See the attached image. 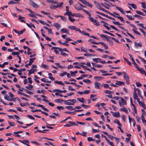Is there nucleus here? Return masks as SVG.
I'll list each match as a JSON object with an SVG mask.
<instances>
[{
  "mask_svg": "<svg viewBox=\"0 0 146 146\" xmlns=\"http://www.w3.org/2000/svg\"><path fill=\"white\" fill-rule=\"evenodd\" d=\"M79 32L80 33L82 34H83L87 36H90V34L89 33L86 32L84 31H81L80 30V31Z\"/></svg>",
  "mask_w": 146,
  "mask_h": 146,
  "instance_id": "obj_18",
  "label": "nucleus"
},
{
  "mask_svg": "<svg viewBox=\"0 0 146 146\" xmlns=\"http://www.w3.org/2000/svg\"><path fill=\"white\" fill-rule=\"evenodd\" d=\"M68 19L71 22H73L75 21V19L70 16H69V17H68Z\"/></svg>",
  "mask_w": 146,
  "mask_h": 146,
  "instance_id": "obj_45",
  "label": "nucleus"
},
{
  "mask_svg": "<svg viewBox=\"0 0 146 146\" xmlns=\"http://www.w3.org/2000/svg\"><path fill=\"white\" fill-rule=\"evenodd\" d=\"M77 100L78 101H80V102L82 103H84V99L83 98H77Z\"/></svg>",
  "mask_w": 146,
  "mask_h": 146,
  "instance_id": "obj_42",
  "label": "nucleus"
},
{
  "mask_svg": "<svg viewBox=\"0 0 146 146\" xmlns=\"http://www.w3.org/2000/svg\"><path fill=\"white\" fill-rule=\"evenodd\" d=\"M107 142L109 143V144L111 146H113L114 145L113 143L110 141V140H109L108 139H107Z\"/></svg>",
  "mask_w": 146,
  "mask_h": 146,
  "instance_id": "obj_63",
  "label": "nucleus"
},
{
  "mask_svg": "<svg viewBox=\"0 0 146 146\" xmlns=\"http://www.w3.org/2000/svg\"><path fill=\"white\" fill-rule=\"evenodd\" d=\"M113 23L115 25H118V26L121 25V24L119 23L118 22L116 21H113Z\"/></svg>",
  "mask_w": 146,
  "mask_h": 146,
  "instance_id": "obj_47",
  "label": "nucleus"
},
{
  "mask_svg": "<svg viewBox=\"0 0 146 146\" xmlns=\"http://www.w3.org/2000/svg\"><path fill=\"white\" fill-rule=\"evenodd\" d=\"M83 82L85 83H87L88 84H90L91 83V82L88 79H85L83 80Z\"/></svg>",
  "mask_w": 146,
  "mask_h": 146,
  "instance_id": "obj_48",
  "label": "nucleus"
},
{
  "mask_svg": "<svg viewBox=\"0 0 146 146\" xmlns=\"http://www.w3.org/2000/svg\"><path fill=\"white\" fill-rule=\"evenodd\" d=\"M111 112L112 113L113 116L115 117H118L120 116V115L119 112H114L111 111Z\"/></svg>",
  "mask_w": 146,
  "mask_h": 146,
  "instance_id": "obj_13",
  "label": "nucleus"
},
{
  "mask_svg": "<svg viewBox=\"0 0 146 146\" xmlns=\"http://www.w3.org/2000/svg\"><path fill=\"white\" fill-rule=\"evenodd\" d=\"M80 4V3H78V4H76L74 5L75 9L78 11H80L82 9V8L81 7Z\"/></svg>",
  "mask_w": 146,
  "mask_h": 146,
  "instance_id": "obj_6",
  "label": "nucleus"
},
{
  "mask_svg": "<svg viewBox=\"0 0 146 146\" xmlns=\"http://www.w3.org/2000/svg\"><path fill=\"white\" fill-rule=\"evenodd\" d=\"M49 78L51 80H54V79L52 77V75L51 73L48 74Z\"/></svg>",
  "mask_w": 146,
  "mask_h": 146,
  "instance_id": "obj_46",
  "label": "nucleus"
},
{
  "mask_svg": "<svg viewBox=\"0 0 146 146\" xmlns=\"http://www.w3.org/2000/svg\"><path fill=\"white\" fill-rule=\"evenodd\" d=\"M115 7L116 8L118 11H119L122 14H125L124 11L121 8L117 6H116Z\"/></svg>",
  "mask_w": 146,
  "mask_h": 146,
  "instance_id": "obj_16",
  "label": "nucleus"
},
{
  "mask_svg": "<svg viewBox=\"0 0 146 146\" xmlns=\"http://www.w3.org/2000/svg\"><path fill=\"white\" fill-rule=\"evenodd\" d=\"M126 16L128 18L129 20H132L134 19V18L131 16H129L128 15H126Z\"/></svg>",
  "mask_w": 146,
  "mask_h": 146,
  "instance_id": "obj_52",
  "label": "nucleus"
},
{
  "mask_svg": "<svg viewBox=\"0 0 146 146\" xmlns=\"http://www.w3.org/2000/svg\"><path fill=\"white\" fill-rule=\"evenodd\" d=\"M133 97L135 100H136L138 98V96L137 94L136 90H134V93L133 94Z\"/></svg>",
  "mask_w": 146,
  "mask_h": 146,
  "instance_id": "obj_24",
  "label": "nucleus"
},
{
  "mask_svg": "<svg viewBox=\"0 0 146 146\" xmlns=\"http://www.w3.org/2000/svg\"><path fill=\"white\" fill-rule=\"evenodd\" d=\"M139 104L140 106H141L142 107L144 108V109H145V105L143 102H139Z\"/></svg>",
  "mask_w": 146,
  "mask_h": 146,
  "instance_id": "obj_41",
  "label": "nucleus"
},
{
  "mask_svg": "<svg viewBox=\"0 0 146 146\" xmlns=\"http://www.w3.org/2000/svg\"><path fill=\"white\" fill-rule=\"evenodd\" d=\"M19 53L18 52H12V54L13 55H19Z\"/></svg>",
  "mask_w": 146,
  "mask_h": 146,
  "instance_id": "obj_60",
  "label": "nucleus"
},
{
  "mask_svg": "<svg viewBox=\"0 0 146 146\" xmlns=\"http://www.w3.org/2000/svg\"><path fill=\"white\" fill-rule=\"evenodd\" d=\"M41 80L44 82H48V83H50L51 82V81H48L46 80V79H45V78H42Z\"/></svg>",
  "mask_w": 146,
  "mask_h": 146,
  "instance_id": "obj_54",
  "label": "nucleus"
},
{
  "mask_svg": "<svg viewBox=\"0 0 146 146\" xmlns=\"http://www.w3.org/2000/svg\"><path fill=\"white\" fill-rule=\"evenodd\" d=\"M134 46L136 48H138L139 47H141L142 46V43L141 42H139L137 43V42H134Z\"/></svg>",
  "mask_w": 146,
  "mask_h": 146,
  "instance_id": "obj_11",
  "label": "nucleus"
},
{
  "mask_svg": "<svg viewBox=\"0 0 146 146\" xmlns=\"http://www.w3.org/2000/svg\"><path fill=\"white\" fill-rule=\"evenodd\" d=\"M65 108H66L69 109L70 110H74L75 109L73 108L72 106H66Z\"/></svg>",
  "mask_w": 146,
  "mask_h": 146,
  "instance_id": "obj_35",
  "label": "nucleus"
},
{
  "mask_svg": "<svg viewBox=\"0 0 146 146\" xmlns=\"http://www.w3.org/2000/svg\"><path fill=\"white\" fill-rule=\"evenodd\" d=\"M102 132L103 133L105 134L108 136V137L110 139H111L112 140H113V138H114L116 139V141H118L119 140V139L118 138L115 137H113L110 134H109L108 133L106 132L103 131Z\"/></svg>",
  "mask_w": 146,
  "mask_h": 146,
  "instance_id": "obj_4",
  "label": "nucleus"
},
{
  "mask_svg": "<svg viewBox=\"0 0 146 146\" xmlns=\"http://www.w3.org/2000/svg\"><path fill=\"white\" fill-rule=\"evenodd\" d=\"M28 71L29 72V74L30 75L32 74H33L35 72H36V69H31L30 70H28Z\"/></svg>",
  "mask_w": 146,
  "mask_h": 146,
  "instance_id": "obj_23",
  "label": "nucleus"
},
{
  "mask_svg": "<svg viewBox=\"0 0 146 146\" xmlns=\"http://www.w3.org/2000/svg\"><path fill=\"white\" fill-rule=\"evenodd\" d=\"M120 107H122L124 105L127 104L126 101L122 97L120 98V99L118 102Z\"/></svg>",
  "mask_w": 146,
  "mask_h": 146,
  "instance_id": "obj_1",
  "label": "nucleus"
},
{
  "mask_svg": "<svg viewBox=\"0 0 146 146\" xmlns=\"http://www.w3.org/2000/svg\"><path fill=\"white\" fill-rule=\"evenodd\" d=\"M81 1V2L84 4L87 5V6L90 7L92 8L93 7L92 5L88 2L86 1L85 0H79Z\"/></svg>",
  "mask_w": 146,
  "mask_h": 146,
  "instance_id": "obj_5",
  "label": "nucleus"
},
{
  "mask_svg": "<svg viewBox=\"0 0 146 146\" xmlns=\"http://www.w3.org/2000/svg\"><path fill=\"white\" fill-rule=\"evenodd\" d=\"M103 78L100 76H95L94 77V79L98 81L99 80H100L101 78Z\"/></svg>",
  "mask_w": 146,
  "mask_h": 146,
  "instance_id": "obj_59",
  "label": "nucleus"
},
{
  "mask_svg": "<svg viewBox=\"0 0 146 146\" xmlns=\"http://www.w3.org/2000/svg\"><path fill=\"white\" fill-rule=\"evenodd\" d=\"M29 3L30 5L33 7H34L35 8H38V5L35 3H34L33 1L30 0Z\"/></svg>",
  "mask_w": 146,
  "mask_h": 146,
  "instance_id": "obj_7",
  "label": "nucleus"
},
{
  "mask_svg": "<svg viewBox=\"0 0 146 146\" xmlns=\"http://www.w3.org/2000/svg\"><path fill=\"white\" fill-rule=\"evenodd\" d=\"M60 32L62 33H66L69 34V32L68 30L65 29H62L60 30Z\"/></svg>",
  "mask_w": 146,
  "mask_h": 146,
  "instance_id": "obj_15",
  "label": "nucleus"
},
{
  "mask_svg": "<svg viewBox=\"0 0 146 146\" xmlns=\"http://www.w3.org/2000/svg\"><path fill=\"white\" fill-rule=\"evenodd\" d=\"M53 26L55 27L57 29H59L60 27V25L58 23H54L53 24Z\"/></svg>",
  "mask_w": 146,
  "mask_h": 146,
  "instance_id": "obj_17",
  "label": "nucleus"
},
{
  "mask_svg": "<svg viewBox=\"0 0 146 146\" xmlns=\"http://www.w3.org/2000/svg\"><path fill=\"white\" fill-rule=\"evenodd\" d=\"M54 83L56 84H57L62 86H64V84L62 83L61 81H56L54 82Z\"/></svg>",
  "mask_w": 146,
  "mask_h": 146,
  "instance_id": "obj_34",
  "label": "nucleus"
},
{
  "mask_svg": "<svg viewBox=\"0 0 146 146\" xmlns=\"http://www.w3.org/2000/svg\"><path fill=\"white\" fill-rule=\"evenodd\" d=\"M35 59V58H33L29 59L30 61L29 63H28L29 66H30L32 64V63L33 62V61Z\"/></svg>",
  "mask_w": 146,
  "mask_h": 146,
  "instance_id": "obj_30",
  "label": "nucleus"
},
{
  "mask_svg": "<svg viewBox=\"0 0 146 146\" xmlns=\"http://www.w3.org/2000/svg\"><path fill=\"white\" fill-rule=\"evenodd\" d=\"M94 84L95 87L96 89H99L100 87L102 86L101 84L97 82H96Z\"/></svg>",
  "mask_w": 146,
  "mask_h": 146,
  "instance_id": "obj_10",
  "label": "nucleus"
},
{
  "mask_svg": "<svg viewBox=\"0 0 146 146\" xmlns=\"http://www.w3.org/2000/svg\"><path fill=\"white\" fill-rule=\"evenodd\" d=\"M122 107V108L119 109V110L120 111H124L125 113H128V110L127 109L123 106Z\"/></svg>",
  "mask_w": 146,
  "mask_h": 146,
  "instance_id": "obj_12",
  "label": "nucleus"
},
{
  "mask_svg": "<svg viewBox=\"0 0 146 146\" xmlns=\"http://www.w3.org/2000/svg\"><path fill=\"white\" fill-rule=\"evenodd\" d=\"M104 93L108 94H111V91H110L108 90H105L104 91Z\"/></svg>",
  "mask_w": 146,
  "mask_h": 146,
  "instance_id": "obj_61",
  "label": "nucleus"
},
{
  "mask_svg": "<svg viewBox=\"0 0 146 146\" xmlns=\"http://www.w3.org/2000/svg\"><path fill=\"white\" fill-rule=\"evenodd\" d=\"M40 12L41 13L45 15H49L50 14V13L46 12H45L44 11H41Z\"/></svg>",
  "mask_w": 146,
  "mask_h": 146,
  "instance_id": "obj_50",
  "label": "nucleus"
},
{
  "mask_svg": "<svg viewBox=\"0 0 146 146\" xmlns=\"http://www.w3.org/2000/svg\"><path fill=\"white\" fill-rule=\"evenodd\" d=\"M136 13L137 14L139 15H145V14L142 12H140L138 10H136L135 11Z\"/></svg>",
  "mask_w": 146,
  "mask_h": 146,
  "instance_id": "obj_39",
  "label": "nucleus"
},
{
  "mask_svg": "<svg viewBox=\"0 0 146 146\" xmlns=\"http://www.w3.org/2000/svg\"><path fill=\"white\" fill-rule=\"evenodd\" d=\"M92 59L93 61L97 63L99 62V61L101 60V59L100 58H93Z\"/></svg>",
  "mask_w": 146,
  "mask_h": 146,
  "instance_id": "obj_27",
  "label": "nucleus"
},
{
  "mask_svg": "<svg viewBox=\"0 0 146 146\" xmlns=\"http://www.w3.org/2000/svg\"><path fill=\"white\" fill-rule=\"evenodd\" d=\"M109 14H110L111 16H112L114 17H117V16L116 15H117V16L119 15L118 14L115 12H113V13H112L110 12H109Z\"/></svg>",
  "mask_w": 146,
  "mask_h": 146,
  "instance_id": "obj_21",
  "label": "nucleus"
},
{
  "mask_svg": "<svg viewBox=\"0 0 146 146\" xmlns=\"http://www.w3.org/2000/svg\"><path fill=\"white\" fill-rule=\"evenodd\" d=\"M46 1L47 2L51 3L52 4H56L57 3V2L55 1H53L51 0H46Z\"/></svg>",
  "mask_w": 146,
  "mask_h": 146,
  "instance_id": "obj_32",
  "label": "nucleus"
},
{
  "mask_svg": "<svg viewBox=\"0 0 146 146\" xmlns=\"http://www.w3.org/2000/svg\"><path fill=\"white\" fill-rule=\"evenodd\" d=\"M100 36L102 37H104L105 38L107 39H109L110 38V36H108L107 35H100Z\"/></svg>",
  "mask_w": 146,
  "mask_h": 146,
  "instance_id": "obj_37",
  "label": "nucleus"
},
{
  "mask_svg": "<svg viewBox=\"0 0 146 146\" xmlns=\"http://www.w3.org/2000/svg\"><path fill=\"white\" fill-rule=\"evenodd\" d=\"M114 122L115 123H117L118 126L120 127L121 126V124L120 123L119 121L117 119H115L114 121Z\"/></svg>",
  "mask_w": 146,
  "mask_h": 146,
  "instance_id": "obj_29",
  "label": "nucleus"
},
{
  "mask_svg": "<svg viewBox=\"0 0 146 146\" xmlns=\"http://www.w3.org/2000/svg\"><path fill=\"white\" fill-rule=\"evenodd\" d=\"M68 28L69 29L73 30L76 31H79L80 29L79 28H77L76 27L74 26H70L68 27Z\"/></svg>",
  "mask_w": 146,
  "mask_h": 146,
  "instance_id": "obj_9",
  "label": "nucleus"
},
{
  "mask_svg": "<svg viewBox=\"0 0 146 146\" xmlns=\"http://www.w3.org/2000/svg\"><path fill=\"white\" fill-rule=\"evenodd\" d=\"M64 104L66 105H73L74 104L70 102H72L73 103H75L76 102V100L74 99H70L67 101L64 100Z\"/></svg>",
  "mask_w": 146,
  "mask_h": 146,
  "instance_id": "obj_2",
  "label": "nucleus"
},
{
  "mask_svg": "<svg viewBox=\"0 0 146 146\" xmlns=\"http://www.w3.org/2000/svg\"><path fill=\"white\" fill-rule=\"evenodd\" d=\"M37 106L38 107H41L43 110H44L46 111H48V110L46 108H44V107L42 105L38 104L37 105Z\"/></svg>",
  "mask_w": 146,
  "mask_h": 146,
  "instance_id": "obj_22",
  "label": "nucleus"
},
{
  "mask_svg": "<svg viewBox=\"0 0 146 146\" xmlns=\"http://www.w3.org/2000/svg\"><path fill=\"white\" fill-rule=\"evenodd\" d=\"M26 24H27V26L31 28L32 27H33L34 28H35V26L32 23H30V24H29L28 23H27Z\"/></svg>",
  "mask_w": 146,
  "mask_h": 146,
  "instance_id": "obj_28",
  "label": "nucleus"
},
{
  "mask_svg": "<svg viewBox=\"0 0 146 146\" xmlns=\"http://www.w3.org/2000/svg\"><path fill=\"white\" fill-rule=\"evenodd\" d=\"M89 19L92 22H94V21H96V19L90 17H88Z\"/></svg>",
  "mask_w": 146,
  "mask_h": 146,
  "instance_id": "obj_57",
  "label": "nucleus"
},
{
  "mask_svg": "<svg viewBox=\"0 0 146 146\" xmlns=\"http://www.w3.org/2000/svg\"><path fill=\"white\" fill-rule=\"evenodd\" d=\"M137 25L138 26L141 27L144 29H145V28H146V27H144L142 23H139L137 24Z\"/></svg>",
  "mask_w": 146,
  "mask_h": 146,
  "instance_id": "obj_43",
  "label": "nucleus"
},
{
  "mask_svg": "<svg viewBox=\"0 0 146 146\" xmlns=\"http://www.w3.org/2000/svg\"><path fill=\"white\" fill-rule=\"evenodd\" d=\"M139 30L141 32H142L143 33L144 36L145 37H146V32L145 31H144L141 28H140Z\"/></svg>",
  "mask_w": 146,
  "mask_h": 146,
  "instance_id": "obj_51",
  "label": "nucleus"
},
{
  "mask_svg": "<svg viewBox=\"0 0 146 146\" xmlns=\"http://www.w3.org/2000/svg\"><path fill=\"white\" fill-rule=\"evenodd\" d=\"M98 9L102 11H104L105 12H107V13H109V12H110L109 11L106 10L105 9H104L101 6H100L99 7H98Z\"/></svg>",
  "mask_w": 146,
  "mask_h": 146,
  "instance_id": "obj_26",
  "label": "nucleus"
},
{
  "mask_svg": "<svg viewBox=\"0 0 146 146\" xmlns=\"http://www.w3.org/2000/svg\"><path fill=\"white\" fill-rule=\"evenodd\" d=\"M60 17L63 21H66V19L65 17L63 16H60Z\"/></svg>",
  "mask_w": 146,
  "mask_h": 146,
  "instance_id": "obj_62",
  "label": "nucleus"
},
{
  "mask_svg": "<svg viewBox=\"0 0 146 146\" xmlns=\"http://www.w3.org/2000/svg\"><path fill=\"white\" fill-rule=\"evenodd\" d=\"M142 7L144 9H146V5L145 3L143 2H141Z\"/></svg>",
  "mask_w": 146,
  "mask_h": 146,
  "instance_id": "obj_53",
  "label": "nucleus"
},
{
  "mask_svg": "<svg viewBox=\"0 0 146 146\" xmlns=\"http://www.w3.org/2000/svg\"><path fill=\"white\" fill-rule=\"evenodd\" d=\"M117 18L119 19L121 21L123 22L124 21V20L123 19V18L120 16H117Z\"/></svg>",
  "mask_w": 146,
  "mask_h": 146,
  "instance_id": "obj_64",
  "label": "nucleus"
},
{
  "mask_svg": "<svg viewBox=\"0 0 146 146\" xmlns=\"http://www.w3.org/2000/svg\"><path fill=\"white\" fill-rule=\"evenodd\" d=\"M117 82L115 83V84L116 85H118L120 86L122 84H124V82H121L120 81H116Z\"/></svg>",
  "mask_w": 146,
  "mask_h": 146,
  "instance_id": "obj_25",
  "label": "nucleus"
},
{
  "mask_svg": "<svg viewBox=\"0 0 146 146\" xmlns=\"http://www.w3.org/2000/svg\"><path fill=\"white\" fill-rule=\"evenodd\" d=\"M88 41L90 42L91 43H92V44H99V43H98V42H96L94 41L93 40H92V39H90L89 40H88Z\"/></svg>",
  "mask_w": 146,
  "mask_h": 146,
  "instance_id": "obj_38",
  "label": "nucleus"
},
{
  "mask_svg": "<svg viewBox=\"0 0 146 146\" xmlns=\"http://www.w3.org/2000/svg\"><path fill=\"white\" fill-rule=\"evenodd\" d=\"M50 8L52 10L54 9L57 8L56 5L55 6L53 5H51L50 6Z\"/></svg>",
  "mask_w": 146,
  "mask_h": 146,
  "instance_id": "obj_31",
  "label": "nucleus"
},
{
  "mask_svg": "<svg viewBox=\"0 0 146 146\" xmlns=\"http://www.w3.org/2000/svg\"><path fill=\"white\" fill-rule=\"evenodd\" d=\"M128 5L131 6L133 9H136L137 8V6L133 3H128Z\"/></svg>",
  "mask_w": 146,
  "mask_h": 146,
  "instance_id": "obj_33",
  "label": "nucleus"
},
{
  "mask_svg": "<svg viewBox=\"0 0 146 146\" xmlns=\"http://www.w3.org/2000/svg\"><path fill=\"white\" fill-rule=\"evenodd\" d=\"M133 65L135 66V67L138 70L139 68V67L137 65V64L135 62V61H133Z\"/></svg>",
  "mask_w": 146,
  "mask_h": 146,
  "instance_id": "obj_49",
  "label": "nucleus"
},
{
  "mask_svg": "<svg viewBox=\"0 0 146 146\" xmlns=\"http://www.w3.org/2000/svg\"><path fill=\"white\" fill-rule=\"evenodd\" d=\"M27 117L30 119H32V120H35V118L34 117H33V116H32L30 115H27Z\"/></svg>",
  "mask_w": 146,
  "mask_h": 146,
  "instance_id": "obj_58",
  "label": "nucleus"
},
{
  "mask_svg": "<svg viewBox=\"0 0 146 146\" xmlns=\"http://www.w3.org/2000/svg\"><path fill=\"white\" fill-rule=\"evenodd\" d=\"M26 9L27 10L31 13L30 14H29L28 15L32 17H34V15L36 14L29 9L26 8Z\"/></svg>",
  "mask_w": 146,
  "mask_h": 146,
  "instance_id": "obj_8",
  "label": "nucleus"
},
{
  "mask_svg": "<svg viewBox=\"0 0 146 146\" xmlns=\"http://www.w3.org/2000/svg\"><path fill=\"white\" fill-rule=\"evenodd\" d=\"M123 73L124 74L123 77L126 81V84L128 85L129 84V77L125 72H123Z\"/></svg>",
  "mask_w": 146,
  "mask_h": 146,
  "instance_id": "obj_3",
  "label": "nucleus"
},
{
  "mask_svg": "<svg viewBox=\"0 0 146 146\" xmlns=\"http://www.w3.org/2000/svg\"><path fill=\"white\" fill-rule=\"evenodd\" d=\"M93 23L94 25H96L97 26H98L100 25V24L98 21L96 20V21H94V22H93Z\"/></svg>",
  "mask_w": 146,
  "mask_h": 146,
  "instance_id": "obj_44",
  "label": "nucleus"
},
{
  "mask_svg": "<svg viewBox=\"0 0 146 146\" xmlns=\"http://www.w3.org/2000/svg\"><path fill=\"white\" fill-rule=\"evenodd\" d=\"M101 22L103 24V26L106 27L108 25V24L104 21H101Z\"/></svg>",
  "mask_w": 146,
  "mask_h": 146,
  "instance_id": "obj_55",
  "label": "nucleus"
},
{
  "mask_svg": "<svg viewBox=\"0 0 146 146\" xmlns=\"http://www.w3.org/2000/svg\"><path fill=\"white\" fill-rule=\"evenodd\" d=\"M64 100H63L62 99H56L55 100V101L56 102H57V103H60L62 101H64Z\"/></svg>",
  "mask_w": 146,
  "mask_h": 146,
  "instance_id": "obj_56",
  "label": "nucleus"
},
{
  "mask_svg": "<svg viewBox=\"0 0 146 146\" xmlns=\"http://www.w3.org/2000/svg\"><path fill=\"white\" fill-rule=\"evenodd\" d=\"M132 30L134 32V33H135L136 34L139 35V36H141V35L140 33H139V32L137 31H136L134 29H132Z\"/></svg>",
  "mask_w": 146,
  "mask_h": 146,
  "instance_id": "obj_36",
  "label": "nucleus"
},
{
  "mask_svg": "<svg viewBox=\"0 0 146 146\" xmlns=\"http://www.w3.org/2000/svg\"><path fill=\"white\" fill-rule=\"evenodd\" d=\"M138 70L142 74H143L145 76H146V72L142 68H139Z\"/></svg>",
  "mask_w": 146,
  "mask_h": 146,
  "instance_id": "obj_14",
  "label": "nucleus"
},
{
  "mask_svg": "<svg viewBox=\"0 0 146 146\" xmlns=\"http://www.w3.org/2000/svg\"><path fill=\"white\" fill-rule=\"evenodd\" d=\"M96 96L95 95L91 94L90 96V99L93 101H95L96 100V98H95Z\"/></svg>",
  "mask_w": 146,
  "mask_h": 146,
  "instance_id": "obj_19",
  "label": "nucleus"
},
{
  "mask_svg": "<svg viewBox=\"0 0 146 146\" xmlns=\"http://www.w3.org/2000/svg\"><path fill=\"white\" fill-rule=\"evenodd\" d=\"M33 86L31 84H29L28 86H26V88L28 89L32 90Z\"/></svg>",
  "mask_w": 146,
  "mask_h": 146,
  "instance_id": "obj_40",
  "label": "nucleus"
},
{
  "mask_svg": "<svg viewBox=\"0 0 146 146\" xmlns=\"http://www.w3.org/2000/svg\"><path fill=\"white\" fill-rule=\"evenodd\" d=\"M18 19L20 20L21 22L25 23V21L24 19H25V18L24 17H22L20 15H19V16Z\"/></svg>",
  "mask_w": 146,
  "mask_h": 146,
  "instance_id": "obj_20",
  "label": "nucleus"
}]
</instances>
